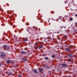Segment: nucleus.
<instances>
[{"instance_id":"obj_13","label":"nucleus","mask_w":77,"mask_h":77,"mask_svg":"<svg viewBox=\"0 0 77 77\" xmlns=\"http://www.w3.org/2000/svg\"><path fill=\"white\" fill-rule=\"evenodd\" d=\"M45 60H48V57H45Z\"/></svg>"},{"instance_id":"obj_17","label":"nucleus","mask_w":77,"mask_h":77,"mask_svg":"<svg viewBox=\"0 0 77 77\" xmlns=\"http://www.w3.org/2000/svg\"><path fill=\"white\" fill-rule=\"evenodd\" d=\"M48 69H49L50 68V67L49 66H47V68Z\"/></svg>"},{"instance_id":"obj_33","label":"nucleus","mask_w":77,"mask_h":77,"mask_svg":"<svg viewBox=\"0 0 77 77\" xmlns=\"http://www.w3.org/2000/svg\"><path fill=\"white\" fill-rule=\"evenodd\" d=\"M49 72H50V73H51V71H50Z\"/></svg>"},{"instance_id":"obj_32","label":"nucleus","mask_w":77,"mask_h":77,"mask_svg":"<svg viewBox=\"0 0 77 77\" xmlns=\"http://www.w3.org/2000/svg\"><path fill=\"white\" fill-rule=\"evenodd\" d=\"M13 17V16H11V17Z\"/></svg>"},{"instance_id":"obj_27","label":"nucleus","mask_w":77,"mask_h":77,"mask_svg":"<svg viewBox=\"0 0 77 77\" xmlns=\"http://www.w3.org/2000/svg\"><path fill=\"white\" fill-rule=\"evenodd\" d=\"M64 37H65V38H67V36H66V35H65V36H64Z\"/></svg>"},{"instance_id":"obj_21","label":"nucleus","mask_w":77,"mask_h":77,"mask_svg":"<svg viewBox=\"0 0 77 77\" xmlns=\"http://www.w3.org/2000/svg\"><path fill=\"white\" fill-rule=\"evenodd\" d=\"M68 60L69 62H71V59H69Z\"/></svg>"},{"instance_id":"obj_36","label":"nucleus","mask_w":77,"mask_h":77,"mask_svg":"<svg viewBox=\"0 0 77 77\" xmlns=\"http://www.w3.org/2000/svg\"><path fill=\"white\" fill-rule=\"evenodd\" d=\"M11 25H12V24H11Z\"/></svg>"},{"instance_id":"obj_16","label":"nucleus","mask_w":77,"mask_h":77,"mask_svg":"<svg viewBox=\"0 0 77 77\" xmlns=\"http://www.w3.org/2000/svg\"><path fill=\"white\" fill-rule=\"evenodd\" d=\"M72 18L71 17L70 19V21H72Z\"/></svg>"},{"instance_id":"obj_35","label":"nucleus","mask_w":77,"mask_h":77,"mask_svg":"<svg viewBox=\"0 0 77 77\" xmlns=\"http://www.w3.org/2000/svg\"><path fill=\"white\" fill-rule=\"evenodd\" d=\"M15 67H17V66H16Z\"/></svg>"},{"instance_id":"obj_1","label":"nucleus","mask_w":77,"mask_h":77,"mask_svg":"<svg viewBox=\"0 0 77 77\" xmlns=\"http://www.w3.org/2000/svg\"><path fill=\"white\" fill-rule=\"evenodd\" d=\"M3 48H6V49L7 50H9V49L10 48V47H9L6 45H4Z\"/></svg>"},{"instance_id":"obj_10","label":"nucleus","mask_w":77,"mask_h":77,"mask_svg":"<svg viewBox=\"0 0 77 77\" xmlns=\"http://www.w3.org/2000/svg\"><path fill=\"white\" fill-rule=\"evenodd\" d=\"M34 72H35V73H38V72L36 69H35L34 70Z\"/></svg>"},{"instance_id":"obj_12","label":"nucleus","mask_w":77,"mask_h":77,"mask_svg":"<svg viewBox=\"0 0 77 77\" xmlns=\"http://www.w3.org/2000/svg\"><path fill=\"white\" fill-rule=\"evenodd\" d=\"M22 60H23L24 61H26V60H27L26 59H25L24 58H23Z\"/></svg>"},{"instance_id":"obj_19","label":"nucleus","mask_w":77,"mask_h":77,"mask_svg":"<svg viewBox=\"0 0 77 77\" xmlns=\"http://www.w3.org/2000/svg\"><path fill=\"white\" fill-rule=\"evenodd\" d=\"M43 47V46H42L39 47V48H42Z\"/></svg>"},{"instance_id":"obj_7","label":"nucleus","mask_w":77,"mask_h":77,"mask_svg":"<svg viewBox=\"0 0 77 77\" xmlns=\"http://www.w3.org/2000/svg\"><path fill=\"white\" fill-rule=\"evenodd\" d=\"M7 63H10L11 62V60H7Z\"/></svg>"},{"instance_id":"obj_38","label":"nucleus","mask_w":77,"mask_h":77,"mask_svg":"<svg viewBox=\"0 0 77 77\" xmlns=\"http://www.w3.org/2000/svg\"><path fill=\"white\" fill-rule=\"evenodd\" d=\"M41 77H43L42 76Z\"/></svg>"},{"instance_id":"obj_18","label":"nucleus","mask_w":77,"mask_h":77,"mask_svg":"<svg viewBox=\"0 0 77 77\" xmlns=\"http://www.w3.org/2000/svg\"><path fill=\"white\" fill-rule=\"evenodd\" d=\"M58 18L60 19H62V17H59Z\"/></svg>"},{"instance_id":"obj_5","label":"nucleus","mask_w":77,"mask_h":77,"mask_svg":"<svg viewBox=\"0 0 77 77\" xmlns=\"http://www.w3.org/2000/svg\"><path fill=\"white\" fill-rule=\"evenodd\" d=\"M21 54H25L26 53V52L23 51L21 52Z\"/></svg>"},{"instance_id":"obj_24","label":"nucleus","mask_w":77,"mask_h":77,"mask_svg":"<svg viewBox=\"0 0 77 77\" xmlns=\"http://www.w3.org/2000/svg\"><path fill=\"white\" fill-rule=\"evenodd\" d=\"M63 27V28H64V29H66V27H65V26H64Z\"/></svg>"},{"instance_id":"obj_23","label":"nucleus","mask_w":77,"mask_h":77,"mask_svg":"<svg viewBox=\"0 0 77 77\" xmlns=\"http://www.w3.org/2000/svg\"><path fill=\"white\" fill-rule=\"evenodd\" d=\"M62 28H63V26H61L60 27V29H62Z\"/></svg>"},{"instance_id":"obj_31","label":"nucleus","mask_w":77,"mask_h":77,"mask_svg":"<svg viewBox=\"0 0 77 77\" xmlns=\"http://www.w3.org/2000/svg\"><path fill=\"white\" fill-rule=\"evenodd\" d=\"M1 65H2V64L0 63V66H1Z\"/></svg>"},{"instance_id":"obj_2","label":"nucleus","mask_w":77,"mask_h":77,"mask_svg":"<svg viewBox=\"0 0 77 77\" xmlns=\"http://www.w3.org/2000/svg\"><path fill=\"white\" fill-rule=\"evenodd\" d=\"M1 55L0 56L2 57H4L6 56V55L5 54V53L2 52V53H1Z\"/></svg>"},{"instance_id":"obj_28","label":"nucleus","mask_w":77,"mask_h":77,"mask_svg":"<svg viewBox=\"0 0 77 77\" xmlns=\"http://www.w3.org/2000/svg\"><path fill=\"white\" fill-rule=\"evenodd\" d=\"M49 21H50V19H49V18H48V22H49Z\"/></svg>"},{"instance_id":"obj_29","label":"nucleus","mask_w":77,"mask_h":77,"mask_svg":"<svg viewBox=\"0 0 77 77\" xmlns=\"http://www.w3.org/2000/svg\"><path fill=\"white\" fill-rule=\"evenodd\" d=\"M35 49H38V47H35Z\"/></svg>"},{"instance_id":"obj_30","label":"nucleus","mask_w":77,"mask_h":77,"mask_svg":"<svg viewBox=\"0 0 77 77\" xmlns=\"http://www.w3.org/2000/svg\"><path fill=\"white\" fill-rule=\"evenodd\" d=\"M75 17H77V14H76L75 15Z\"/></svg>"},{"instance_id":"obj_26","label":"nucleus","mask_w":77,"mask_h":77,"mask_svg":"<svg viewBox=\"0 0 77 77\" xmlns=\"http://www.w3.org/2000/svg\"><path fill=\"white\" fill-rule=\"evenodd\" d=\"M75 26H76V25H77V23H75Z\"/></svg>"},{"instance_id":"obj_20","label":"nucleus","mask_w":77,"mask_h":77,"mask_svg":"<svg viewBox=\"0 0 77 77\" xmlns=\"http://www.w3.org/2000/svg\"><path fill=\"white\" fill-rule=\"evenodd\" d=\"M55 33H59V31H58V32H55Z\"/></svg>"},{"instance_id":"obj_11","label":"nucleus","mask_w":77,"mask_h":77,"mask_svg":"<svg viewBox=\"0 0 77 77\" xmlns=\"http://www.w3.org/2000/svg\"><path fill=\"white\" fill-rule=\"evenodd\" d=\"M24 40L25 41H28V39L27 38H25L24 39Z\"/></svg>"},{"instance_id":"obj_6","label":"nucleus","mask_w":77,"mask_h":77,"mask_svg":"<svg viewBox=\"0 0 77 77\" xmlns=\"http://www.w3.org/2000/svg\"><path fill=\"white\" fill-rule=\"evenodd\" d=\"M61 65L63 66H64V67H65V66H66L67 65L65 63H63V64H61Z\"/></svg>"},{"instance_id":"obj_25","label":"nucleus","mask_w":77,"mask_h":77,"mask_svg":"<svg viewBox=\"0 0 77 77\" xmlns=\"http://www.w3.org/2000/svg\"><path fill=\"white\" fill-rule=\"evenodd\" d=\"M42 56H45V54H42Z\"/></svg>"},{"instance_id":"obj_3","label":"nucleus","mask_w":77,"mask_h":77,"mask_svg":"<svg viewBox=\"0 0 77 77\" xmlns=\"http://www.w3.org/2000/svg\"><path fill=\"white\" fill-rule=\"evenodd\" d=\"M65 51H68L69 52L71 51V50L70 48H65Z\"/></svg>"},{"instance_id":"obj_22","label":"nucleus","mask_w":77,"mask_h":77,"mask_svg":"<svg viewBox=\"0 0 77 77\" xmlns=\"http://www.w3.org/2000/svg\"><path fill=\"white\" fill-rule=\"evenodd\" d=\"M18 77H21V75H18Z\"/></svg>"},{"instance_id":"obj_34","label":"nucleus","mask_w":77,"mask_h":77,"mask_svg":"<svg viewBox=\"0 0 77 77\" xmlns=\"http://www.w3.org/2000/svg\"><path fill=\"white\" fill-rule=\"evenodd\" d=\"M54 20V19H53V18H52V20Z\"/></svg>"},{"instance_id":"obj_8","label":"nucleus","mask_w":77,"mask_h":77,"mask_svg":"<svg viewBox=\"0 0 77 77\" xmlns=\"http://www.w3.org/2000/svg\"><path fill=\"white\" fill-rule=\"evenodd\" d=\"M43 71V69H39V72H41V71Z\"/></svg>"},{"instance_id":"obj_14","label":"nucleus","mask_w":77,"mask_h":77,"mask_svg":"<svg viewBox=\"0 0 77 77\" xmlns=\"http://www.w3.org/2000/svg\"><path fill=\"white\" fill-rule=\"evenodd\" d=\"M47 66L45 65L44 66V67L45 68L47 69Z\"/></svg>"},{"instance_id":"obj_15","label":"nucleus","mask_w":77,"mask_h":77,"mask_svg":"<svg viewBox=\"0 0 77 77\" xmlns=\"http://www.w3.org/2000/svg\"><path fill=\"white\" fill-rule=\"evenodd\" d=\"M52 58H55V55H53L52 56Z\"/></svg>"},{"instance_id":"obj_4","label":"nucleus","mask_w":77,"mask_h":77,"mask_svg":"<svg viewBox=\"0 0 77 77\" xmlns=\"http://www.w3.org/2000/svg\"><path fill=\"white\" fill-rule=\"evenodd\" d=\"M68 56L70 58H72V57H73V56L71 54H69V55H68Z\"/></svg>"},{"instance_id":"obj_37","label":"nucleus","mask_w":77,"mask_h":77,"mask_svg":"<svg viewBox=\"0 0 77 77\" xmlns=\"http://www.w3.org/2000/svg\"><path fill=\"white\" fill-rule=\"evenodd\" d=\"M35 45H36V44H35Z\"/></svg>"},{"instance_id":"obj_9","label":"nucleus","mask_w":77,"mask_h":77,"mask_svg":"<svg viewBox=\"0 0 77 77\" xmlns=\"http://www.w3.org/2000/svg\"><path fill=\"white\" fill-rule=\"evenodd\" d=\"M11 74H12V72H9L8 74V75H11Z\"/></svg>"}]
</instances>
